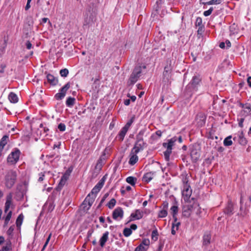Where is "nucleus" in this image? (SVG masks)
<instances>
[{
	"label": "nucleus",
	"instance_id": "nucleus-40",
	"mask_svg": "<svg viewBox=\"0 0 251 251\" xmlns=\"http://www.w3.org/2000/svg\"><path fill=\"white\" fill-rule=\"evenodd\" d=\"M23 219L24 216L23 214H20L16 220V226L18 227H20L21 226Z\"/></svg>",
	"mask_w": 251,
	"mask_h": 251
},
{
	"label": "nucleus",
	"instance_id": "nucleus-31",
	"mask_svg": "<svg viewBox=\"0 0 251 251\" xmlns=\"http://www.w3.org/2000/svg\"><path fill=\"white\" fill-rule=\"evenodd\" d=\"M201 81V79L200 76H194L191 80V84L193 86L196 87L200 84Z\"/></svg>",
	"mask_w": 251,
	"mask_h": 251
},
{
	"label": "nucleus",
	"instance_id": "nucleus-22",
	"mask_svg": "<svg viewBox=\"0 0 251 251\" xmlns=\"http://www.w3.org/2000/svg\"><path fill=\"white\" fill-rule=\"evenodd\" d=\"M155 172H148L144 174L143 177V180L147 182H149L154 176Z\"/></svg>",
	"mask_w": 251,
	"mask_h": 251
},
{
	"label": "nucleus",
	"instance_id": "nucleus-47",
	"mask_svg": "<svg viewBox=\"0 0 251 251\" xmlns=\"http://www.w3.org/2000/svg\"><path fill=\"white\" fill-rule=\"evenodd\" d=\"M158 233L156 229L153 230L151 232V239L154 241H156L158 239Z\"/></svg>",
	"mask_w": 251,
	"mask_h": 251
},
{
	"label": "nucleus",
	"instance_id": "nucleus-43",
	"mask_svg": "<svg viewBox=\"0 0 251 251\" xmlns=\"http://www.w3.org/2000/svg\"><path fill=\"white\" fill-rule=\"evenodd\" d=\"M204 31V26H201L198 27L197 31V36L199 38L202 36V34Z\"/></svg>",
	"mask_w": 251,
	"mask_h": 251
},
{
	"label": "nucleus",
	"instance_id": "nucleus-23",
	"mask_svg": "<svg viewBox=\"0 0 251 251\" xmlns=\"http://www.w3.org/2000/svg\"><path fill=\"white\" fill-rule=\"evenodd\" d=\"M109 232L106 231L103 234L100 240V244L101 247H104L106 242L108 240Z\"/></svg>",
	"mask_w": 251,
	"mask_h": 251
},
{
	"label": "nucleus",
	"instance_id": "nucleus-35",
	"mask_svg": "<svg viewBox=\"0 0 251 251\" xmlns=\"http://www.w3.org/2000/svg\"><path fill=\"white\" fill-rule=\"evenodd\" d=\"M101 188L102 187H101L100 185L97 184L95 185V186L92 189L91 192L89 194L92 195L96 196V195L100 192Z\"/></svg>",
	"mask_w": 251,
	"mask_h": 251
},
{
	"label": "nucleus",
	"instance_id": "nucleus-9",
	"mask_svg": "<svg viewBox=\"0 0 251 251\" xmlns=\"http://www.w3.org/2000/svg\"><path fill=\"white\" fill-rule=\"evenodd\" d=\"M150 241L149 239H144L140 244L135 249V251H147L149 249Z\"/></svg>",
	"mask_w": 251,
	"mask_h": 251
},
{
	"label": "nucleus",
	"instance_id": "nucleus-32",
	"mask_svg": "<svg viewBox=\"0 0 251 251\" xmlns=\"http://www.w3.org/2000/svg\"><path fill=\"white\" fill-rule=\"evenodd\" d=\"M75 98L69 97L66 100V104L68 107H72L75 104Z\"/></svg>",
	"mask_w": 251,
	"mask_h": 251
},
{
	"label": "nucleus",
	"instance_id": "nucleus-55",
	"mask_svg": "<svg viewBox=\"0 0 251 251\" xmlns=\"http://www.w3.org/2000/svg\"><path fill=\"white\" fill-rule=\"evenodd\" d=\"M180 225V223L177 221V219L176 220V221L174 220V222L172 224V226H174V227L176 228V230L178 229V227Z\"/></svg>",
	"mask_w": 251,
	"mask_h": 251
},
{
	"label": "nucleus",
	"instance_id": "nucleus-17",
	"mask_svg": "<svg viewBox=\"0 0 251 251\" xmlns=\"http://www.w3.org/2000/svg\"><path fill=\"white\" fill-rule=\"evenodd\" d=\"M12 193H9L6 196V202L5 203V207H4V212L6 213L9 209L10 208V207L12 204Z\"/></svg>",
	"mask_w": 251,
	"mask_h": 251
},
{
	"label": "nucleus",
	"instance_id": "nucleus-61",
	"mask_svg": "<svg viewBox=\"0 0 251 251\" xmlns=\"http://www.w3.org/2000/svg\"><path fill=\"white\" fill-rule=\"evenodd\" d=\"M162 205L163 207V209H166L167 210L168 207V202L167 201H163L162 203Z\"/></svg>",
	"mask_w": 251,
	"mask_h": 251
},
{
	"label": "nucleus",
	"instance_id": "nucleus-11",
	"mask_svg": "<svg viewBox=\"0 0 251 251\" xmlns=\"http://www.w3.org/2000/svg\"><path fill=\"white\" fill-rule=\"evenodd\" d=\"M233 139L234 141H237L239 144L242 146H246L248 143V141L245 137L243 131L239 133L237 136L234 137Z\"/></svg>",
	"mask_w": 251,
	"mask_h": 251
},
{
	"label": "nucleus",
	"instance_id": "nucleus-27",
	"mask_svg": "<svg viewBox=\"0 0 251 251\" xmlns=\"http://www.w3.org/2000/svg\"><path fill=\"white\" fill-rule=\"evenodd\" d=\"M171 213L173 216V218L174 220L176 221L177 217L176 215L177 214L178 208L176 205H173L171 208Z\"/></svg>",
	"mask_w": 251,
	"mask_h": 251
},
{
	"label": "nucleus",
	"instance_id": "nucleus-54",
	"mask_svg": "<svg viewBox=\"0 0 251 251\" xmlns=\"http://www.w3.org/2000/svg\"><path fill=\"white\" fill-rule=\"evenodd\" d=\"M133 119H134V118L132 117V118H131L128 122L125 125V127H126V128H127L128 129H129V127L131 125V124H132V123L133 122Z\"/></svg>",
	"mask_w": 251,
	"mask_h": 251
},
{
	"label": "nucleus",
	"instance_id": "nucleus-10",
	"mask_svg": "<svg viewBox=\"0 0 251 251\" xmlns=\"http://www.w3.org/2000/svg\"><path fill=\"white\" fill-rule=\"evenodd\" d=\"M147 147V143L145 142H139L136 141L132 150L135 153H139L140 151H143Z\"/></svg>",
	"mask_w": 251,
	"mask_h": 251
},
{
	"label": "nucleus",
	"instance_id": "nucleus-52",
	"mask_svg": "<svg viewBox=\"0 0 251 251\" xmlns=\"http://www.w3.org/2000/svg\"><path fill=\"white\" fill-rule=\"evenodd\" d=\"M66 125L64 123H60L58 126V129L60 131H64L66 130Z\"/></svg>",
	"mask_w": 251,
	"mask_h": 251
},
{
	"label": "nucleus",
	"instance_id": "nucleus-8",
	"mask_svg": "<svg viewBox=\"0 0 251 251\" xmlns=\"http://www.w3.org/2000/svg\"><path fill=\"white\" fill-rule=\"evenodd\" d=\"M144 216V212L140 209H136L135 212L132 213L129 217L127 223H129L134 220H140L143 218Z\"/></svg>",
	"mask_w": 251,
	"mask_h": 251
},
{
	"label": "nucleus",
	"instance_id": "nucleus-14",
	"mask_svg": "<svg viewBox=\"0 0 251 251\" xmlns=\"http://www.w3.org/2000/svg\"><path fill=\"white\" fill-rule=\"evenodd\" d=\"M206 116L203 113H198L196 117V120L199 126H202L205 125L206 121Z\"/></svg>",
	"mask_w": 251,
	"mask_h": 251
},
{
	"label": "nucleus",
	"instance_id": "nucleus-12",
	"mask_svg": "<svg viewBox=\"0 0 251 251\" xmlns=\"http://www.w3.org/2000/svg\"><path fill=\"white\" fill-rule=\"evenodd\" d=\"M124 217V211L123 209L120 207H118L115 208L112 213V218L114 220H118V219L119 218L120 219H122Z\"/></svg>",
	"mask_w": 251,
	"mask_h": 251
},
{
	"label": "nucleus",
	"instance_id": "nucleus-59",
	"mask_svg": "<svg viewBox=\"0 0 251 251\" xmlns=\"http://www.w3.org/2000/svg\"><path fill=\"white\" fill-rule=\"evenodd\" d=\"M105 181L104 176H103L97 183L99 185H100L101 187H102Z\"/></svg>",
	"mask_w": 251,
	"mask_h": 251
},
{
	"label": "nucleus",
	"instance_id": "nucleus-46",
	"mask_svg": "<svg viewBox=\"0 0 251 251\" xmlns=\"http://www.w3.org/2000/svg\"><path fill=\"white\" fill-rule=\"evenodd\" d=\"M168 212L166 209H162L160 210L158 213V217L159 218H165L167 216Z\"/></svg>",
	"mask_w": 251,
	"mask_h": 251
},
{
	"label": "nucleus",
	"instance_id": "nucleus-6",
	"mask_svg": "<svg viewBox=\"0 0 251 251\" xmlns=\"http://www.w3.org/2000/svg\"><path fill=\"white\" fill-rule=\"evenodd\" d=\"M70 87V82H67L63 87H62L59 90V92L55 95L54 98L56 99V100H60L63 99L65 97L67 91L69 89Z\"/></svg>",
	"mask_w": 251,
	"mask_h": 251
},
{
	"label": "nucleus",
	"instance_id": "nucleus-41",
	"mask_svg": "<svg viewBox=\"0 0 251 251\" xmlns=\"http://www.w3.org/2000/svg\"><path fill=\"white\" fill-rule=\"evenodd\" d=\"M66 182H67V181H66L61 178L59 183L57 187H56V190L57 191H60L63 187V186L65 185Z\"/></svg>",
	"mask_w": 251,
	"mask_h": 251
},
{
	"label": "nucleus",
	"instance_id": "nucleus-4",
	"mask_svg": "<svg viewBox=\"0 0 251 251\" xmlns=\"http://www.w3.org/2000/svg\"><path fill=\"white\" fill-rule=\"evenodd\" d=\"M20 154V151L18 149H15L8 156L7 158V163L11 165L15 164L19 160Z\"/></svg>",
	"mask_w": 251,
	"mask_h": 251
},
{
	"label": "nucleus",
	"instance_id": "nucleus-36",
	"mask_svg": "<svg viewBox=\"0 0 251 251\" xmlns=\"http://www.w3.org/2000/svg\"><path fill=\"white\" fill-rule=\"evenodd\" d=\"M231 138L232 136L231 135H229L224 139L223 143L225 146H230L232 145Z\"/></svg>",
	"mask_w": 251,
	"mask_h": 251
},
{
	"label": "nucleus",
	"instance_id": "nucleus-3",
	"mask_svg": "<svg viewBox=\"0 0 251 251\" xmlns=\"http://www.w3.org/2000/svg\"><path fill=\"white\" fill-rule=\"evenodd\" d=\"M185 183L184 189L182 192V195L183 197L184 201L187 203H191L190 197L192 193V190L190 189V186L188 184V181L186 178L183 181Z\"/></svg>",
	"mask_w": 251,
	"mask_h": 251
},
{
	"label": "nucleus",
	"instance_id": "nucleus-39",
	"mask_svg": "<svg viewBox=\"0 0 251 251\" xmlns=\"http://www.w3.org/2000/svg\"><path fill=\"white\" fill-rule=\"evenodd\" d=\"M172 148H167L166 151L164 152V155L165 160L169 161L170 160V156L172 153Z\"/></svg>",
	"mask_w": 251,
	"mask_h": 251
},
{
	"label": "nucleus",
	"instance_id": "nucleus-7",
	"mask_svg": "<svg viewBox=\"0 0 251 251\" xmlns=\"http://www.w3.org/2000/svg\"><path fill=\"white\" fill-rule=\"evenodd\" d=\"M191 200L193 201L192 204L189 203L187 206L190 209L192 213H195L196 214H200L201 213V207L199 206V204L196 201L194 198H192Z\"/></svg>",
	"mask_w": 251,
	"mask_h": 251
},
{
	"label": "nucleus",
	"instance_id": "nucleus-28",
	"mask_svg": "<svg viewBox=\"0 0 251 251\" xmlns=\"http://www.w3.org/2000/svg\"><path fill=\"white\" fill-rule=\"evenodd\" d=\"M8 99L11 102L16 103L18 101V98L16 94L11 92L8 95Z\"/></svg>",
	"mask_w": 251,
	"mask_h": 251
},
{
	"label": "nucleus",
	"instance_id": "nucleus-42",
	"mask_svg": "<svg viewBox=\"0 0 251 251\" xmlns=\"http://www.w3.org/2000/svg\"><path fill=\"white\" fill-rule=\"evenodd\" d=\"M222 2V0H211L206 2H203L204 5L218 4Z\"/></svg>",
	"mask_w": 251,
	"mask_h": 251
},
{
	"label": "nucleus",
	"instance_id": "nucleus-16",
	"mask_svg": "<svg viewBox=\"0 0 251 251\" xmlns=\"http://www.w3.org/2000/svg\"><path fill=\"white\" fill-rule=\"evenodd\" d=\"M191 157L193 162H196L200 158L201 153L199 150L193 149L190 153Z\"/></svg>",
	"mask_w": 251,
	"mask_h": 251
},
{
	"label": "nucleus",
	"instance_id": "nucleus-49",
	"mask_svg": "<svg viewBox=\"0 0 251 251\" xmlns=\"http://www.w3.org/2000/svg\"><path fill=\"white\" fill-rule=\"evenodd\" d=\"M69 74V71L67 69H62L60 71V74L62 77H66Z\"/></svg>",
	"mask_w": 251,
	"mask_h": 251
},
{
	"label": "nucleus",
	"instance_id": "nucleus-1",
	"mask_svg": "<svg viewBox=\"0 0 251 251\" xmlns=\"http://www.w3.org/2000/svg\"><path fill=\"white\" fill-rule=\"evenodd\" d=\"M146 68V66L145 65L136 66L134 68L133 72L128 79L127 82L128 85H132L136 83L138 80L139 77L141 76L142 69H145Z\"/></svg>",
	"mask_w": 251,
	"mask_h": 251
},
{
	"label": "nucleus",
	"instance_id": "nucleus-44",
	"mask_svg": "<svg viewBox=\"0 0 251 251\" xmlns=\"http://www.w3.org/2000/svg\"><path fill=\"white\" fill-rule=\"evenodd\" d=\"M132 233V231L129 228L126 227L124 229L123 234L125 237H129Z\"/></svg>",
	"mask_w": 251,
	"mask_h": 251
},
{
	"label": "nucleus",
	"instance_id": "nucleus-64",
	"mask_svg": "<svg viewBox=\"0 0 251 251\" xmlns=\"http://www.w3.org/2000/svg\"><path fill=\"white\" fill-rule=\"evenodd\" d=\"M247 83L249 86L251 87V76H249L247 79Z\"/></svg>",
	"mask_w": 251,
	"mask_h": 251
},
{
	"label": "nucleus",
	"instance_id": "nucleus-63",
	"mask_svg": "<svg viewBox=\"0 0 251 251\" xmlns=\"http://www.w3.org/2000/svg\"><path fill=\"white\" fill-rule=\"evenodd\" d=\"M130 229H131V230H136L137 229V226L136 225V224H132L130 226Z\"/></svg>",
	"mask_w": 251,
	"mask_h": 251
},
{
	"label": "nucleus",
	"instance_id": "nucleus-30",
	"mask_svg": "<svg viewBox=\"0 0 251 251\" xmlns=\"http://www.w3.org/2000/svg\"><path fill=\"white\" fill-rule=\"evenodd\" d=\"M145 130L142 129L136 135V141L139 142H144V135L145 133Z\"/></svg>",
	"mask_w": 251,
	"mask_h": 251
},
{
	"label": "nucleus",
	"instance_id": "nucleus-33",
	"mask_svg": "<svg viewBox=\"0 0 251 251\" xmlns=\"http://www.w3.org/2000/svg\"><path fill=\"white\" fill-rule=\"evenodd\" d=\"M137 179L136 177L130 176L126 178V181L132 186H134L137 182Z\"/></svg>",
	"mask_w": 251,
	"mask_h": 251
},
{
	"label": "nucleus",
	"instance_id": "nucleus-45",
	"mask_svg": "<svg viewBox=\"0 0 251 251\" xmlns=\"http://www.w3.org/2000/svg\"><path fill=\"white\" fill-rule=\"evenodd\" d=\"M116 203V200L113 198L111 199L109 202L107 204V206L109 209H112L115 206Z\"/></svg>",
	"mask_w": 251,
	"mask_h": 251
},
{
	"label": "nucleus",
	"instance_id": "nucleus-60",
	"mask_svg": "<svg viewBox=\"0 0 251 251\" xmlns=\"http://www.w3.org/2000/svg\"><path fill=\"white\" fill-rule=\"evenodd\" d=\"M26 48L28 50H30L31 49L32 45L30 41H27L25 44Z\"/></svg>",
	"mask_w": 251,
	"mask_h": 251
},
{
	"label": "nucleus",
	"instance_id": "nucleus-58",
	"mask_svg": "<svg viewBox=\"0 0 251 251\" xmlns=\"http://www.w3.org/2000/svg\"><path fill=\"white\" fill-rule=\"evenodd\" d=\"M14 229V226H11L7 231V235H11L13 232Z\"/></svg>",
	"mask_w": 251,
	"mask_h": 251
},
{
	"label": "nucleus",
	"instance_id": "nucleus-2",
	"mask_svg": "<svg viewBox=\"0 0 251 251\" xmlns=\"http://www.w3.org/2000/svg\"><path fill=\"white\" fill-rule=\"evenodd\" d=\"M17 179V173L14 170L8 171L4 177L5 185L7 188H11Z\"/></svg>",
	"mask_w": 251,
	"mask_h": 251
},
{
	"label": "nucleus",
	"instance_id": "nucleus-57",
	"mask_svg": "<svg viewBox=\"0 0 251 251\" xmlns=\"http://www.w3.org/2000/svg\"><path fill=\"white\" fill-rule=\"evenodd\" d=\"M81 207H82L83 210H84V211H87L89 209H86V208H88V203L85 202V200L83 201V202L81 204Z\"/></svg>",
	"mask_w": 251,
	"mask_h": 251
},
{
	"label": "nucleus",
	"instance_id": "nucleus-56",
	"mask_svg": "<svg viewBox=\"0 0 251 251\" xmlns=\"http://www.w3.org/2000/svg\"><path fill=\"white\" fill-rule=\"evenodd\" d=\"M102 159L101 157L98 160L96 167V168H101L102 165Z\"/></svg>",
	"mask_w": 251,
	"mask_h": 251
},
{
	"label": "nucleus",
	"instance_id": "nucleus-62",
	"mask_svg": "<svg viewBox=\"0 0 251 251\" xmlns=\"http://www.w3.org/2000/svg\"><path fill=\"white\" fill-rule=\"evenodd\" d=\"M48 21L49 22V24L50 25H51V23H50V21L49 20V19L48 18H42V22L41 23V24H42V23H46Z\"/></svg>",
	"mask_w": 251,
	"mask_h": 251
},
{
	"label": "nucleus",
	"instance_id": "nucleus-20",
	"mask_svg": "<svg viewBox=\"0 0 251 251\" xmlns=\"http://www.w3.org/2000/svg\"><path fill=\"white\" fill-rule=\"evenodd\" d=\"M9 139L8 135H4L0 141V156L2 155V151L4 146L7 144Z\"/></svg>",
	"mask_w": 251,
	"mask_h": 251
},
{
	"label": "nucleus",
	"instance_id": "nucleus-29",
	"mask_svg": "<svg viewBox=\"0 0 251 251\" xmlns=\"http://www.w3.org/2000/svg\"><path fill=\"white\" fill-rule=\"evenodd\" d=\"M72 170L73 169L71 167H69L63 175L61 178L66 181H67L71 175Z\"/></svg>",
	"mask_w": 251,
	"mask_h": 251
},
{
	"label": "nucleus",
	"instance_id": "nucleus-37",
	"mask_svg": "<svg viewBox=\"0 0 251 251\" xmlns=\"http://www.w3.org/2000/svg\"><path fill=\"white\" fill-rule=\"evenodd\" d=\"M12 212L11 211H9V212L7 213L6 217L4 218V222L3 224V227H5L7 226L9 221L10 220V219L12 216Z\"/></svg>",
	"mask_w": 251,
	"mask_h": 251
},
{
	"label": "nucleus",
	"instance_id": "nucleus-13",
	"mask_svg": "<svg viewBox=\"0 0 251 251\" xmlns=\"http://www.w3.org/2000/svg\"><path fill=\"white\" fill-rule=\"evenodd\" d=\"M211 234L209 231H206L202 236V246L207 247L211 243Z\"/></svg>",
	"mask_w": 251,
	"mask_h": 251
},
{
	"label": "nucleus",
	"instance_id": "nucleus-48",
	"mask_svg": "<svg viewBox=\"0 0 251 251\" xmlns=\"http://www.w3.org/2000/svg\"><path fill=\"white\" fill-rule=\"evenodd\" d=\"M195 25L198 27L204 26V25H202V20L201 17L197 18L195 22Z\"/></svg>",
	"mask_w": 251,
	"mask_h": 251
},
{
	"label": "nucleus",
	"instance_id": "nucleus-15",
	"mask_svg": "<svg viewBox=\"0 0 251 251\" xmlns=\"http://www.w3.org/2000/svg\"><path fill=\"white\" fill-rule=\"evenodd\" d=\"M233 204L231 201H228V203L224 210V213L228 216H230L233 214Z\"/></svg>",
	"mask_w": 251,
	"mask_h": 251
},
{
	"label": "nucleus",
	"instance_id": "nucleus-18",
	"mask_svg": "<svg viewBox=\"0 0 251 251\" xmlns=\"http://www.w3.org/2000/svg\"><path fill=\"white\" fill-rule=\"evenodd\" d=\"M138 153H135L133 150H131L130 154V158L129 160V164L131 165H134L138 160V157L137 155Z\"/></svg>",
	"mask_w": 251,
	"mask_h": 251
},
{
	"label": "nucleus",
	"instance_id": "nucleus-25",
	"mask_svg": "<svg viewBox=\"0 0 251 251\" xmlns=\"http://www.w3.org/2000/svg\"><path fill=\"white\" fill-rule=\"evenodd\" d=\"M177 141V137H174L173 138L170 139L168 143H164L163 146L164 147L166 148H172V147L174 145L175 143Z\"/></svg>",
	"mask_w": 251,
	"mask_h": 251
},
{
	"label": "nucleus",
	"instance_id": "nucleus-21",
	"mask_svg": "<svg viewBox=\"0 0 251 251\" xmlns=\"http://www.w3.org/2000/svg\"><path fill=\"white\" fill-rule=\"evenodd\" d=\"M47 79L48 82L52 86H55L58 83V79L54 77L53 75L48 74L47 75Z\"/></svg>",
	"mask_w": 251,
	"mask_h": 251
},
{
	"label": "nucleus",
	"instance_id": "nucleus-38",
	"mask_svg": "<svg viewBox=\"0 0 251 251\" xmlns=\"http://www.w3.org/2000/svg\"><path fill=\"white\" fill-rule=\"evenodd\" d=\"M192 212L187 206L183 207L182 211V215L183 216L188 218L190 216Z\"/></svg>",
	"mask_w": 251,
	"mask_h": 251
},
{
	"label": "nucleus",
	"instance_id": "nucleus-51",
	"mask_svg": "<svg viewBox=\"0 0 251 251\" xmlns=\"http://www.w3.org/2000/svg\"><path fill=\"white\" fill-rule=\"evenodd\" d=\"M248 210H246V209L243 210V208L242 206L241 205L240 206V213L239 214L240 215V216H241L242 217H244L248 214Z\"/></svg>",
	"mask_w": 251,
	"mask_h": 251
},
{
	"label": "nucleus",
	"instance_id": "nucleus-5",
	"mask_svg": "<svg viewBox=\"0 0 251 251\" xmlns=\"http://www.w3.org/2000/svg\"><path fill=\"white\" fill-rule=\"evenodd\" d=\"M172 67L171 64L169 65H167L164 67V70L163 74V79L162 81L165 84L167 83H171L170 79L172 77Z\"/></svg>",
	"mask_w": 251,
	"mask_h": 251
},
{
	"label": "nucleus",
	"instance_id": "nucleus-53",
	"mask_svg": "<svg viewBox=\"0 0 251 251\" xmlns=\"http://www.w3.org/2000/svg\"><path fill=\"white\" fill-rule=\"evenodd\" d=\"M213 11V8L211 7L208 10L205 11L203 12V15L205 17L208 16L212 13Z\"/></svg>",
	"mask_w": 251,
	"mask_h": 251
},
{
	"label": "nucleus",
	"instance_id": "nucleus-24",
	"mask_svg": "<svg viewBox=\"0 0 251 251\" xmlns=\"http://www.w3.org/2000/svg\"><path fill=\"white\" fill-rule=\"evenodd\" d=\"M128 130V129L127 128H126V127H125V126L122 127V128L119 132V133L117 137V138H118V140L119 141H123V140L125 138V136L126 135Z\"/></svg>",
	"mask_w": 251,
	"mask_h": 251
},
{
	"label": "nucleus",
	"instance_id": "nucleus-34",
	"mask_svg": "<svg viewBox=\"0 0 251 251\" xmlns=\"http://www.w3.org/2000/svg\"><path fill=\"white\" fill-rule=\"evenodd\" d=\"M244 115L245 116L251 115V105L250 104H245V109L243 110Z\"/></svg>",
	"mask_w": 251,
	"mask_h": 251
},
{
	"label": "nucleus",
	"instance_id": "nucleus-26",
	"mask_svg": "<svg viewBox=\"0 0 251 251\" xmlns=\"http://www.w3.org/2000/svg\"><path fill=\"white\" fill-rule=\"evenodd\" d=\"M177 141V137H174L173 138L170 139L168 143H164L163 146L164 147L166 148H172V147L174 145L175 143Z\"/></svg>",
	"mask_w": 251,
	"mask_h": 251
},
{
	"label": "nucleus",
	"instance_id": "nucleus-19",
	"mask_svg": "<svg viewBox=\"0 0 251 251\" xmlns=\"http://www.w3.org/2000/svg\"><path fill=\"white\" fill-rule=\"evenodd\" d=\"M96 198V196L92 195L89 194L86 198L85 199V202L88 203V208L86 209H90L91 206L92 205L93 202L95 201V200Z\"/></svg>",
	"mask_w": 251,
	"mask_h": 251
},
{
	"label": "nucleus",
	"instance_id": "nucleus-50",
	"mask_svg": "<svg viewBox=\"0 0 251 251\" xmlns=\"http://www.w3.org/2000/svg\"><path fill=\"white\" fill-rule=\"evenodd\" d=\"M45 174H46V172H41L39 174V178H38V181L39 182H42L44 179V178H45Z\"/></svg>",
	"mask_w": 251,
	"mask_h": 251
}]
</instances>
